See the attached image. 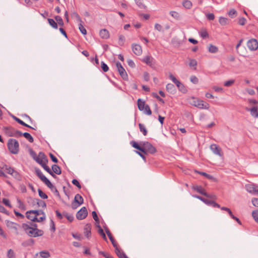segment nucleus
<instances>
[{
  "label": "nucleus",
  "instance_id": "37",
  "mask_svg": "<svg viewBox=\"0 0 258 258\" xmlns=\"http://www.w3.org/2000/svg\"><path fill=\"white\" fill-rule=\"evenodd\" d=\"M193 197L195 198H197L200 200H201V201H202L203 202H204L205 204H206V205H209V202H210V200H209L208 199H205L200 196H198V195H193L192 196Z\"/></svg>",
  "mask_w": 258,
  "mask_h": 258
},
{
  "label": "nucleus",
  "instance_id": "6",
  "mask_svg": "<svg viewBox=\"0 0 258 258\" xmlns=\"http://www.w3.org/2000/svg\"><path fill=\"white\" fill-rule=\"evenodd\" d=\"M4 130L6 134L9 137L19 138L22 136V132L11 126L4 127Z\"/></svg>",
  "mask_w": 258,
  "mask_h": 258
},
{
  "label": "nucleus",
  "instance_id": "17",
  "mask_svg": "<svg viewBox=\"0 0 258 258\" xmlns=\"http://www.w3.org/2000/svg\"><path fill=\"white\" fill-rule=\"evenodd\" d=\"M105 232H106L109 239L111 241L113 247H115L117 246V243L114 240V239L113 236H112L111 233H110L108 228L107 227H105Z\"/></svg>",
  "mask_w": 258,
  "mask_h": 258
},
{
  "label": "nucleus",
  "instance_id": "34",
  "mask_svg": "<svg viewBox=\"0 0 258 258\" xmlns=\"http://www.w3.org/2000/svg\"><path fill=\"white\" fill-rule=\"evenodd\" d=\"M139 126L140 132L143 133L144 136H146L147 134V130L145 126L143 124L140 123L139 124Z\"/></svg>",
  "mask_w": 258,
  "mask_h": 258
},
{
  "label": "nucleus",
  "instance_id": "25",
  "mask_svg": "<svg viewBox=\"0 0 258 258\" xmlns=\"http://www.w3.org/2000/svg\"><path fill=\"white\" fill-rule=\"evenodd\" d=\"M52 170L53 171V173H55L56 174L59 175L61 173V169L56 164H53L52 166Z\"/></svg>",
  "mask_w": 258,
  "mask_h": 258
},
{
  "label": "nucleus",
  "instance_id": "27",
  "mask_svg": "<svg viewBox=\"0 0 258 258\" xmlns=\"http://www.w3.org/2000/svg\"><path fill=\"white\" fill-rule=\"evenodd\" d=\"M33 213L34 214L36 215V217H37V216L39 215H42V216L45 217V220L46 219V215L43 211L42 210H30L29 211L28 213Z\"/></svg>",
  "mask_w": 258,
  "mask_h": 258
},
{
  "label": "nucleus",
  "instance_id": "39",
  "mask_svg": "<svg viewBox=\"0 0 258 258\" xmlns=\"http://www.w3.org/2000/svg\"><path fill=\"white\" fill-rule=\"evenodd\" d=\"M54 18L57 23V26L59 25V26L62 27L64 25V23H63V20L60 16H55Z\"/></svg>",
  "mask_w": 258,
  "mask_h": 258
},
{
  "label": "nucleus",
  "instance_id": "4",
  "mask_svg": "<svg viewBox=\"0 0 258 258\" xmlns=\"http://www.w3.org/2000/svg\"><path fill=\"white\" fill-rule=\"evenodd\" d=\"M8 148L10 152L14 154H16L19 150V144L18 142L14 139H10L8 142Z\"/></svg>",
  "mask_w": 258,
  "mask_h": 258
},
{
  "label": "nucleus",
  "instance_id": "31",
  "mask_svg": "<svg viewBox=\"0 0 258 258\" xmlns=\"http://www.w3.org/2000/svg\"><path fill=\"white\" fill-rule=\"evenodd\" d=\"M34 243V240L31 238V239H29L27 240L24 241L22 244L23 246L26 247L28 246H31L32 245H33Z\"/></svg>",
  "mask_w": 258,
  "mask_h": 258
},
{
  "label": "nucleus",
  "instance_id": "55",
  "mask_svg": "<svg viewBox=\"0 0 258 258\" xmlns=\"http://www.w3.org/2000/svg\"><path fill=\"white\" fill-rule=\"evenodd\" d=\"M72 17H75L77 19L78 22H79V23L80 22L83 23L81 17H80V16L78 15V14L77 13L73 12L72 13Z\"/></svg>",
  "mask_w": 258,
  "mask_h": 258
},
{
  "label": "nucleus",
  "instance_id": "60",
  "mask_svg": "<svg viewBox=\"0 0 258 258\" xmlns=\"http://www.w3.org/2000/svg\"><path fill=\"white\" fill-rule=\"evenodd\" d=\"M209 203L210 204H209V205H208V206H212L213 207H217V208H221V207H220V205H219L218 204L216 203V202H215L213 201L210 200Z\"/></svg>",
  "mask_w": 258,
  "mask_h": 258
},
{
  "label": "nucleus",
  "instance_id": "61",
  "mask_svg": "<svg viewBox=\"0 0 258 258\" xmlns=\"http://www.w3.org/2000/svg\"><path fill=\"white\" fill-rule=\"evenodd\" d=\"M246 21V19L243 17H241L239 19L238 23L240 25L243 26L245 24Z\"/></svg>",
  "mask_w": 258,
  "mask_h": 258
},
{
  "label": "nucleus",
  "instance_id": "9",
  "mask_svg": "<svg viewBox=\"0 0 258 258\" xmlns=\"http://www.w3.org/2000/svg\"><path fill=\"white\" fill-rule=\"evenodd\" d=\"M245 188L247 192L252 195L258 194V185L249 183L245 185Z\"/></svg>",
  "mask_w": 258,
  "mask_h": 258
},
{
  "label": "nucleus",
  "instance_id": "35",
  "mask_svg": "<svg viewBox=\"0 0 258 258\" xmlns=\"http://www.w3.org/2000/svg\"><path fill=\"white\" fill-rule=\"evenodd\" d=\"M196 172L203 176H204L205 177H206L207 178H208L209 179H210V180H214L215 179V178L212 175L208 174L206 172L198 171H196Z\"/></svg>",
  "mask_w": 258,
  "mask_h": 258
},
{
  "label": "nucleus",
  "instance_id": "1",
  "mask_svg": "<svg viewBox=\"0 0 258 258\" xmlns=\"http://www.w3.org/2000/svg\"><path fill=\"white\" fill-rule=\"evenodd\" d=\"M34 160L40 165L42 167L53 177L55 178L56 177V175L53 173L50 168L46 165L48 162V160L43 152H39L37 157Z\"/></svg>",
  "mask_w": 258,
  "mask_h": 258
},
{
  "label": "nucleus",
  "instance_id": "41",
  "mask_svg": "<svg viewBox=\"0 0 258 258\" xmlns=\"http://www.w3.org/2000/svg\"><path fill=\"white\" fill-rule=\"evenodd\" d=\"M221 209L222 210H224V211H227V212L228 213V214H229L230 216L231 217V218H232L233 219H235L236 218V217L234 216L231 210L227 207H222L221 208Z\"/></svg>",
  "mask_w": 258,
  "mask_h": 258
},
{
  "label": "nucleus",
  "instance_id": "5",
  "mask_svg": "<svg viewBox=\"0 0 258 258\" xmlns=\"http://www.w3.org/2000/svg\"><path fill=\"white\" fill-rule=\"evenodd\" d=\"M140 144L142 145V149L144 150V152H142L144 154L147 153L153 154L157 152L156 148L148 142H140Z\"/></svg>",
  "mask_w": 258,
  "mask_h": 258
},
{
  "label": "nucleus",
  "instance_id": "53",
  "mask_svg": "<svg viewBox=\"0 0 258 258\" xmlns=\"http://www.w3.org/2000/svg\"><path fill=\"white\" fill-rule=\"evenodd\" d=\"M115 253L119 258H122V254H125L123 251H121L117 246L115 247Z\"/></svg>",
  "mask_w": 258,
  "mask_h": 258
},
{
  "label": "nucleus",
  "instance_id": "30",
  "mask_svg": "<svg viewBox=\"0 0 258 258\" xmlns=\"http://www.w3.org/2000/svg\"><path fill=\"white\" fill-rule=\"evenodd\" d=\"M97 227L98 228V233L102 237L103 239L106 241H107V237L106 236L105 234L104 233L103 229L101 228V226L98 224L97 225Z\"/></svg>",
  "mask_w": 258,
  "mask_h": 258
},
{
  "label": "nucleus",
  "instance_id": "49",
  "mask_svg": "<svg viewBox=\"0 0 258 258\" xmlns=\"http://www.w3.org/2000/svg\"><path fill=\"white\" fill-rule=\"evenodd\" d=\"M125 37L122 35H119V40H118V44L120 46H122L124 44V43L125 42Z\"/></svg>",
  "mask_w": 258,
  "mask_h": 258
},
{
  "label": "nucleus",
  "instance_id": "20",
  "mask_svg": "<svg viewBox=\"0 0 258 258\" xmlns=\"http://www.w3.org/2000/svg\"><path fill=\"white\" fill-rule=\"evenodd\" d=\"M100 37L103 39H108L109 37V33L108 31L105 29H102L99 33Z\"/></svg>",
  "mask_w": 258,
  "mask_h": 258
},
{
  "label": "nucleus",
  "instance_id": "62",
  "mask_svg": "<svg viewBox=\"0 0 258 258\" xmlns=\"http://www.w3.org/2000/svg\"><path fill=\"white\" fill-rule=\"evenodd\" d=\"M155 29L156 30H157V31H158L159 32H161V31H163L162 26L158 23H156L155 24Z\"/></svg>",
  "mask_w": 258,
  "mask_h": 258
},
{
  "label": "nucleus",
  "instance_id": "45",
  "mask_svg": "<svg viewBox=\"0 0 258 258\" xmlns=\"http://www.w3.org/2000/svg\"><path fill=\"white\" fill-rule=\"evenodd\" d=\"M79 29L83 35H86L87 34V31L85 27L83 26L82 23H79Z\"/></svg>",
  "mask_w": 258,
  "mask_h": 258
},
{
  "label": "nucleus",
  "instance_id": "57",
  "mask_svg": "<svg viewBox=\"0 0 258 258\" xmlns=\"http://www.w3.org/2000/svg\"><path fill=\"white\" fill-rule=\"evenodd\" d=\"M190 81L195 84H197L199 83V79L195 76H191L190 78Z\"/></svg>",
  "mask_w": 258,
  "mask_h": 258
},
{
  "label": "nucleus",
  "instance_id": "36",
  "mask_svg": "<svg viewBox=\"0 0 258 258\" xmlns=\"http://www.w3.org/2000/svg\"><path fill=\"white\" fill-rule=\"evenodd\" d=\"M49 24L53 28L57 29V24L55 22V21L51 18H48L47 19Z\"/></svg>",
  "mask_w": 258,
  "mask_h": 258
},
{
  "label": "nucleus",
  "instance_id": "46",
  "mask_svg": "<svg viewBox=\"0 0 258 258\" xmlns=\"http://www.w3.org/2000/svg\"><path fill=\"white\" fill-rule=\"evenodd\" d=\"M228 19L224 17H220L219 20V23L222 25H225L227 24Z\"/></svg>",
  "mask_w": 258,
  "mask_h": 258
},
{
  "label": "nucleus",
  "instance_id": "64",
  "mask_svg": "<svg viewBox=\"0 0 258 258\" xmlns=\"http://www.w3.org/2000/svg\"><path fill=\"white\" fill-rule=\"evenodd\" d=\"M8 256L9 258H14V252L13 250L9 249L8 251Z\"/></svg>",
  "mask_w": 258,
  "mask_h": 258
},
{
  "label": "nucleus",
  "instance_id": "15",
  "mask_svg": "<svg viewBox=\"0 0 258 258\" xmlns=\"http://www.w3.org/2000/svg\"><path fill=\"white\" fill-rule=\"evenodd\" d=\"M210 149L216 155L222 156L221 149L216 144H212L210 146Z\"/></svg>",
  "mask_w": 258,
  "mask_h": 258
},
{
  "label": "nucleus",
  "instance_id": "8",
  "mask_svg": "<svg viewBox=\"0 0 258 258\" xmlns=\"http://www.w3.org/2000/svg\"><path fill=\"white\" fill-rule=\"evenodd\" d=\"M83 198L80 194H78L75 196L74 201L72 204V207L73 209H75L83 204Z\"/></svg>",
  "mask_w": 258,
  "mask_h": 258
},
{
  "label": "nucleus",
  "instance_id": "33",
  "mask_svg": "<svg viewBox=\"0 0 258 258\" xmlns=\"http://www.w3.org/2000/svg\"><path fill=\"white\" fill-rule=\"evenodd\" d=\"M22 136H23L27 140H28L29 142L33 143L34 142L33 138L29 133L26 132L22 133Z\"/></svg>",
  "mask_w": 258,
  "mask_h": 258
},
{
  "label": "nucleus",
  "instance_id": "10",
  "mask_svg": "<svg viewBox=\"0 0 258 258\" xmlns=\"http://www.w3.org/2000/svg\"><path fill=\"white\" fill-rule=\"evenodd\" d=\"M116 66L117 69V71L118 72L120 76L124 80H127L128 79L127 74L125 70V69L123 68L120 62L119 61L116 62Z\"/></svg>",
  "mask_w": 258,
  "mask_h": 258
},
{
  "label": "nucleus",
  "instance_id": "56",
  "mask_svg": "<svg viewBox=\"0 0 258 258\" xmlns=\"http://www.w3.org/2000/svg\"><path fill=\"white\" fill-rule=\"evenodd\" d=\"M144 112L147 114L150 115L152 114V111L150 109V108L148 105H146L145 108H144Z\"/></svg>",
  "mask_w": 258,
  "mask_h": 258
},
{
  "label": "nucleus",
  "instance_id": "22",
  "mask_svg": "<svg viewBox=\"0 0 258 258\" xmlns=\"http://www.w3.org/2000/svg\"><path fill=\"white\" fill-rule=\"evenodd\" d=\"M7 226L10 228L13 229L17 231L18 230V224L13 222L7 220L6 221Z\"/></svg>",
  "mask_w": 258,
  "mask_h": 258
},
{
  "label": "nucleus",
  "instance_id": "54",
  "mask_svg": "<svg viewBox=\"0 0 258 258\" xmlns=\"http://www.w3.org/2000/svg\"><path fill=\"white\" fill-rule=\"evenodd\" d=\"M234 82L235 81L234 80H230L224 82V86L225 87H230V86H232V85H233V84L234 83Z\"/></svg>",
  "mask_w": 258,
  "mask_h": 258
},
{
  "label": "nucleus",
  "instance_id": "28",
  "mask_svg": "<svg viewBox=\"0 0 258 258\" xmlns=\"http://www.w3.org/2000/svg\"><path fill=\"white\" fill-rule=\"evenodd\" d=\"M35 172L37 176L41 180V181H42L44 178L46 177L39 168H35Z\"/></svg>",
  "mask_w": 258,
  "mask_h": 258
},
{
  "label": "nucleus",
  "instance_id": "52",
  "mask_svg": "<svg viewBox=\"0 0 258 258\" xmlns=\"http://www.w3.org/2000/svg\"><path fill=\"white\" fill-rule=\"evenodd\" d=\"M151 58V56H146L143 58V61L148 64H151L152 63Z\"/></svg>",
  "mask_w": 258,
  "mask_h": 258
},
{
  "label": "nucleus",
  "instance_id": "19",
  "mask_svg": "<svg viewBox=\"0 0 258 258\" xmlns=\"http://www.w3.org/2000/svg\"><path fill=\"white\" fill-rule=\"evenodd\" d=\"M12 118L15 121H16L18 123H19L21 125H23V126H26V127H29V128H32V129H33V130H35L34 127H33L29 125L28 124H26L23 120H21L20 119H19V118L17 117L16 116L12 115Z\"/></svg>",
  "mask_w": 258,
  "mask_h": 258
},
{
  "label": "nucleus",
  "instance_id": "16",
  "mask_svg": "<svg viewBox=\"0 0 258 258\" xmlns=\"http://www.w3.org/2000/svg\"><path fill=\"white\" fill-rule=\"evenodd\" d=\"M91 226L90 224H87L84 228V233L87 238H89L91 235Z\"/></svg>",
  "mask_w": 258,
  "mask_h": 258
},
{
  "label": "nucleus",
  "instance_id": "59",
  "mask_svg": "<svg viewBox=\"0 0 258 258\" xmlns=\"http://www.w3.org/2000/svg\"><path fill=\"white\" fill-rule=\"evenodd\" d=\"M204 196H205L207 198H210L211 199H213V200H216L217 199V197L215 195L209 194L206 192H205V193H204Z\"/></svg>",
  "mask_w": 258,
  "mask_h": 258
},
{
  "label": "nucleus",
  "instance_id": "11",
  "mask_svg": "<svg viewBox=\"0 0 258 258\" xmlns=\"http://www.w3.org/2000/svg\"><path fill=\"white\" fill-rule=\"evenodd\" d=\"M29 211L26 212V217L33 222H41L44 220H45V217L41 216L39 218H37L36 217V215L34 214L33 213H28Z\"/></svg>",
  "mask_w": 258,
  "mask_h": 258
},
{
  "label": "nucleus",
  "instance_id": "18",
  "mask_svg": "<svg viewBox=\"0 0 258 258\" xmlns=\"http://www.w3.org/2000/svg\"><path fill=\"white\" fill-rule=\"evenodd\" d=\"M247 111H250L252 116L256 118L258 117V107L257 105L253 106L250 109H247Z\"/></svg>",
  "mask_w": 258,
  "mask_h": 258
},
{
  "label": "nucleus",
  "instance_id": "38",
  "mask_svg": "<svg viewBox=\"0 0 258 258\" xmlns=\"http://www.w3.org/2000/svg\"><path fill=\"white\" fill-rule=\"evenodd\" d=\"M208 50L211 53H216L218 51V48L215 45L210 44L208 47Z\"/></svg>",
  "mask_w": 258,
  "mask_h": 258
},
{
  "label": "nucleus",
  "instance_id": "12",
  "mask_svg": "<svg viewBox=\"0 0 258 258\" xmlns=\"http://www.w3.org/2000/svg\"><path fill=\"white\" fill-rule=\"evenodd\" d=\"M88 215V211L85 207H82L76 214V218L78 220H83Z\"/></svg>",
  "mask_w": 258,
  "mask_h": 258
},
{
  "label": "nucleus",
  "instance_id": "44",
  "mask_svg": "<svg viewBox=\"0 0 258 258\" xmlns=\"http://www.w3.org/2000/svg\"><path fill=\"white\" fill-rule=\"evenodd\" d=\"M182 5L186 9H190L192 6V4L189 1L185 0L183 2Z\"/></svg>",
  "mask_w": 258,
  "mask_h": 258
},
{
  "label": "nucleus",
  "instance_id": "63",
  "mask_svg": "<svg viewBox=\"0 0 258 258\" xmlns=\"http://www.w3.org/2000/svg\"><path fill=\"white\" fill-rule=\"evenodd\" d=\"M251 202L254 206L258 207V198H252L251 200Z\"/></svg>",
  "mask_w": 258,
  "mask_h": 258
},
{
  "label": "nucleus",
  "instance_id": "24",
  "mask_svg": "<svg viewBox=\"0 0 258 258\" xmlns=\"http://www.w3.org/2000/svg\"><path fill=\"white\" fill-rule=\"evenodd\" d=\"M131 144L134 148L139 150L141 152H144V150L142 149V145L140 144V142L138 143L134 141H132L131 142Z\"/></svg>",
  "mask_w": 258,
  "mask_h": 258
},
{
  "label": "nucleus",
  "instance_id": "32",
  "mask_svg": "<svg viewBox=\"0 0 258 258\" xmlns=\"http://www.w3.org/2000/svg\"><path fill=\"white\" fill-rule=\"evenodd\" d=\"M193 189L197 191L198 192L202 194V195L204 196V193H205V190L203 189L202 187L201 186H194L192 187Z\"/></svg>",
  "mask_w": 258,
  "mask_h": 258
},
{
  "label": "nucleus",
  "instance_id": "51",
  "mask_svg": "<svg viewBox=\"0 0 258 258\" xmlns=\"http://www.w3.org/2000/svg\"><path fill=\"white\" fill-rule=\"evenodd\" d=\"M252 216L255 221L258 223V210L253 211L252 212Z\"/></svg>",
  "mask_w": 258,
  "mask_h": 258
},
{
  "label": "nucleus",
  "instance_id": "21",
  "mask_svg": "<svg viewBox=\"0 0 258 258\" xmlns=\"http://www.w3.org/2000/svg\"><path fill=\"white\" fill-rule=\"evenodd\" d=\"M166 90L171 94H174L176 92V89L173 84L168 83L166 86Z\"/></svg>",
  "mask_w": 258,
  "mask_h": 258
},
{
  "label": "nucleus",
  "instance_id": "43",
  "mask_svg": "<svg viewBox=\"0 0 258 258\" xmlns=\"http://www.w3.org/2000/svg\"><path fill=\"white\" fill-rule=\"evenodd\" d=\"M40 256L42 258H48L50 256V253L47 251H41L39 252Z\"/></svg>",
  "mask_w": 258,
  "mask_h": 258
},
{
  "label": "nucleus",
  "instance_id": "50",
  "mask_svg": "<svg viewBox=\"0 0 258 258\" xmlns=\"http://www.w3.org/2000/svg\"><path fill=\"white\" fill-rule=\"evenodd\" d=\"M101 67L103 71L104 72H107L109 70L108 66L104 61H102L101 62Z\"/></svg>",
  "mask_w": 258,
  "mask_h": 258
},
{
  "label": "nucleus",
  "instance_id": "2",
  "mask_svg": "<svg viewBox=\"0 0 258 258\" xmlns=\"http://www.w3.org/2000/svg\"><path fill=\"white\" fill-rule=\"evenodd\" d=\"M22 228L25 233L31 237H37L42 236L44 234L43 230L38 228H33L27 224L23 223L22 225Z\"/></svg>",
  "mask_w": 258,
  "mask_h": 258
},
{
  "label": "nucleus",
  "instance_id": "47",
  "mask_svg": "<svg viewBox=\"0 0 258 258\" xmlns=\"http://www.w3.org/2000/svg\"><path fill=\"white\" fill-rule=\"evenodd\" d=\"M38 194H39V196L40 198H41L42 199H46L48 198V196L44 193L43 192L41 189H40V188H39L38 189Z\"/></svg>",
  "mask_w": 258,
  "mask_h": 258
},
{
  "label": "nucleus",
  "instance_id": "3",
  "mask_svg": "<svg viewBox=\"0 0 258 258\" xmlns=\"http://www.w3.org/2000/svg\"><path fill=\"white\" fill-rule=\"evenodd\" d=\"M191 99V100L190 102V104L200 109H208L210 107V105L208 103L202 100L196 98L194 97H192Z\"/></svg>",
  "mask_w": 258,
  "mask_h": 258
},
{
  "label": "nucleus",
  "instance_id": "58",
  "mask_svg": "<svg viewBox=\"0 0 258 258\" xmlns=\"http://www.w3.org/2000/svg\"><path fill=\"white\" fill-rule=\"evenodd\" d=\"M169 14L172 17L176 19H178L179 18V14L175 11H170Z\"/></svg>",
  "mask_w": 258,
  "mask_h": 258
},
{
  "label": "nucleus",
  "instance_id": "42",
  "mask_svg": "<svg viewBox=\"0 0 258 258\" xmlns=\"http://www.w3.org/2000/svg\"><path fill=\"white\" fill-rule=\"evenodd\" d=\"M63 215L70 221L72 222L74 220V216L72 214H69L67 212H63Z\"/></svg>",
  "mask_w": 258,
  "mask_h": 258
},
{
  "label": "nucleus",
  "instance_id": "48",
  "mask_svg": "<svg viewBox=\"0 0 258 258\" xmlns=\"http://www.w3.org/2000/svg\"><path fill=\"white\" fill-rule=\"evenodd\" d=\"M11 175L17 180H21V177L20 174L15 170L13 171Z\"/></svg>",
  "mask_w": 258,
  "mask_h": 258
},
{
  "label": "nucleus",
  "instance_id": "7",
  "mask_svg": "<svg viewBox=\"0 0 258 258\" xmlns=\"http://www.w3.org/2000/svg\"><path fill=\"white\" fill-rule=\"evenodd\" d=\"M169 79L176 85L179 90L182 93H186L187 90L184 85L178 80L172 74L169 75Z\"/></svg>",
  "mask_w": 258,
  "mask_h": 258
},
{
  "label": "nucleus",
  "instance_id": "29",
  "mask_svg": "<svg viewBox=\"0 0 258 258\" xmlns=\"http://www.w3.org/2000/svg\"><path fill=\"white\" fill-rule=\"evenodd\" d=\"M43 181L48 187H49L51 190H53V188H54V186L51 183L49 179H48L46 177L44 178V179L42 181Z\"/></svg>",
  "mask_w": 258,
  "mask_h": 258
},
{
  "label": "nucleus",
  "instance_id": "13",
  "mask_svg": "<svg viewBox=\"0 0 258 258\" xmlns=\"http://www.w3.org/2000/svg\"><path fill=\"white\" fill-rule=\"evenodd\" d=\"M247 46L250 50H255L258 48V42L255 39L249 40L247 42Z\"/></svg>",
  "mask_w": 258,
  "mask_h": 258
},
{
  "label": "nucleus",
  "instance_id": "26",
  "mask_svg": "<svg viewBox=\"0 0 258 258\" xmlns=\"http://www.w3.org/2000/svg\"><path fill=\"white\" fill-rule=\"evenodd\" d=\"M138 107L140 111H143L146 106L145 101H143L141 99L139 98L138 100Z\"/></svg>",
  "mask_w": 258,
  "mask_h": 258
},
{
  "label": "nucleus",
  "instance_id": "23",
  "mask_svg": "<svg viewBox=\"0 0 258 258\" xmlns=\"http://www.w3.org/2000/svg\"><path fill=\"white\" fill-rule=\"evenodd\" d=\"M33 202L34 203H36L38 207H41L44 208L46 207V204L45 202L39 199H34L33 200Z\"/></svg>",
  "mask_w": 258,
  "mask_h": 258
},
{
  "label": "nucleus",
  "instance_id": "40",
  "mask_svg": "<svg viewBox=\"0 0 258 258\" xmlns=\"http://www.w3.org/2000/svg\"><path fill=\"white\" fill-rule=\"evenodd\" d=\"M197 61L195 59H189V66L190 67H194V69H196V66H197Z\"/></svg>",
  "mask_w": 258,
  "mask_h": 258
},
{
  "label": "nucleus",
  "instance_id": "14",
  "mask_svg": "<svg viewBox=\"0 0 258 258\" xmlns=\"http://www.w3.org/2000/svg\"><path fill=\"white\" fill-rule=\"evenodd\" d=\"M132 50L137 55H140L142 53V48L140 45L138 44H132Z\"/></svg>",
  "mask_w": 258,
  "mask_h": 258
}]
</instances>
